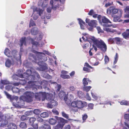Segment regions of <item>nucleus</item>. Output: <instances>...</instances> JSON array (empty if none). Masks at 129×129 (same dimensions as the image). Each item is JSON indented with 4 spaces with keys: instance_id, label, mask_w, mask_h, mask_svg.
Masks as SVG:
<instances>
[{
    "instance_id": "f257e3e1",
    "label": "nucleus",
    "mask_w": 129,
    "mask_h": 129,
    "mask_svg": "<svg viewBox=\"0 0 129 129\" xmlns=\"http://www.w3.org/2000/svg\"><path fill=\"white\" fill-rule=\"evenodd\" d=\"M33 75H30L32 73V71L30 70H27L26 73H24L23 74H22V71L21 70H18L17 73L18 74L14 75L12 77L13 80H17L18 77H22L24 76L28 79V80L31 81H28L27 86L25 87L26 90L28 89L31 88L32 90L34 91H36L37 88L41 89L43 85L46 86L48 84L46 80H43L42 81H33L35 79V77H37V79H39L40 76L38 73L36 71L33 72Z\"/></svg>"
},
{
    "instance_id": "f03ea898",
    "label": "nucleus",
    "mask_w": 129,
    "mask_h": 129,
    "mask_svg": "<svg viewBox=\"0 0 129 129\" xmlns=\"http://www.w3.org/2000/svg\"><path fill=\"white\" fill-rule=\"evenodd\" d=\"M58 1H59L61 4H63L65 2V0H50V4L51 6V7H50L47 8L46 10L48 14H46V16L43 15V10L38 8L35 6L32 7L31 8L33 9L34 12H36L38 13L39 15L41 16L42 19L45 18L46 16L47 19H49L50 18L51 16L50 13L51 12L52 9L56 10L60 7V5L59 4Z\"/></svg>"
},
{
    "instance_id": "7ed1b4c3",
    "label": "nucleus",
    "mask_w": 129,
    "mask_h": 129,
    "mask_svg": "<svg viewBox=\"0 0 129 129\" xmlns=\"http://www.w3.org/2000/svg\"><path fill=\"white\" fill-rule=\"evenodd\" d=\"M43 51L44 52H40L34 50L33 52L35 53L36 56H35L34 54L31 53L29 55V57H31L33 58L35 60V61L38 63L42 71L46 70L47 68V64L43 62L46 61L47 59L45 54L49 55L51 54L48 51Z\"/></svg>"
},
{
    "instance_id": "20e7f679",
    "label": "nucleus",
    "mask_w": 129,
    "mask_h": 129,
    "mask_svg": "<svg viewBox=\"0 0 129 129\" xmlns=\"http://www.w3.org/2000/svg\"><path fill=\"white\" fill-rule=\"evenodd\" d=\"M84 36L82 37V39L84 41H88L90 44L91 42L90 41L91 40L93 43L92 45L93 48H94L95 51L97 50V47L99 48L102 51L105 53L107 51V46L104 41L100 39H96L94 37H92L89 39L87 37V34L86 33L83 34Z\"/></svg>"
},
{
    "instance_id": "39448f33",
    "label": "nucleus",
    "mask_w": 129,
    "mask_h": 129,
    "mask_svg": "<svg viewBox=\"0 0 129 129\" xmlns=\"http://www.w3.org/2000/svg\"><path fill=\"white\" fill-rule=\"evenodd\" d=\"M20 52L19 54H18V52L16 50H13L11 52L9 50L8 48H6L5 50V54L8 57H12V58H13V60L14 59H16L17 61L21 62V52L22 51V48L20 49Z\"/></svg>"
},
{
    "instance_id": "423d86ee",
    "label": "nucleus",
    "mask_w": 129,
    "mask_h": 129,
    "mask_svg": "<svg viewBox=\"0 0 129 129\" xmlns=\"http://www.w3.org/2000/svg\"><path fill=\"white\" fill-rule=\"evenodd\" d=\"M35 98L38 100L40 101L41 99L42 101H44L45 99L49 101L53 99L52 94L46 93L45 92H40L38 93H36L35 94Z\"/></svg>"
},
{
    "instance_id": "0eeeda50",
    "label": "nucleus",
    "mask_w": 129,
    "mask_h": 129,
    "mask_svg": "<svg viewBox=\"0 0 129 129\" xmlns=\"http://www.w3.org/2000/svg\"><path fill=\"white\" fill-rule=\"evenodd\" d=\"M33 93L30 91H27L24 93V96H21L20 98V100L23 101V102L24 101L28 102H31L32 101L33 98L34 96H35V94L36 93Z\"/></svg>"
},
{
    "instance_id": "6e6552de",
    "label": "nucleus",
    "mask_w": 129,
    "mask_h": 129,
    "mask_svg": "<svg viewBox=\"0 0 129 129\" xmlns=\"http://www.w3.org/2000/svg\"><path fill=\"white\" fill-rule=\"evenodd\" d=\"M100 18L102 21V22H101V24L104 27H106L108 25L104 24V23H111V22L108 19L104 16L101 17V15H99L98 17V19L100 20Z\"/></svg>"
},
{
    "instance_id": "1a4fd4ad",
    "label": "nucleus",
    "mask_w": 129,
    "mask_h": 129,
    "mask_svg": "<svg viewBox=\"0 0 129 129\" xmlns=\"http://www.w3.org/2000/svg\"><path fill=\"white\" fill-rule=\"evenodd\" d=\"M86 22L88 23L89 25L92 27H95L97 24V21L95 20H91L88 19L86 18Z\"/></svg>"
},
{
    "instance_id": "9d476101",
    "label": "nucleus",
    "mask_w": 129,
    "mask_h": 129,
    "mask_svg": "<svg viewBox=\"0 0 129 129\" xmlns=\"http://www.w3.org/2000/svg\"><path fill=\"white\" fill-rule=\"evenodd\" d=\"M5 118L2 114L0 113V126H4L8 123L7 121L4 120Z\"/></svg>"
},
{
    "instance_id": "9b49d317",
    "label": "nucleus",
    "mask_w": 129,
    "mask_h": 129,
    "mask_svg": "<svg viewBox=\"0 0 129 129\" xmlns=\"http://www.w3.org/2000/svg\"><path fill=\"white\" fill-rule=\"evenodd\" d=\"M118 10L115 9L113 7H111L108 9L107 10V13L108 14H110L111 13L112 14H115L118 12Z\"/></svg>"
},
{
    "instance_id": "f8f14e48",
    "label": "nucleus",
    "mask_w": 129,
    "mask_h": 129,
    "mask_svg": "<svg viewBox=\"0 0 129 129\" xmlns=\"http://www.w3.org/2000/svg\"><path fill=\"white\" fill-rule=\"evenodd\" d=\"M74 99V96L71 94H70L68 95V98L67 96L65 102L69 106L70 105L71 101L73 100Z\"/></svg>"
},
{
    "instance_id": "ddd939ff",
    "label": "nucleus",
    "mask_w": 129,
    "mask_h": 129,
    "mask_svg": "<svg viewBox=\"0 0 129 129\" xmlns=\"http://www.w3.org/2000/svg\"><path fill=\"white\" fill-rule=\"evenodd\" d=\"M58 96L61 99L65 101L67 98V95L65 92L63 91H60L59 93Z\"/></svg>"
},
{
    "instance_id": "4468645a",
    "label": "nucleus",
    "mask_w": 129,
    "mask_h": 129,
    "mask_svg": "<svg viewBox=\"0 0 129 129\" xmlns=\"http://www.w3.org/2000/svg\"><path fill=\"white\" fill-rule=\"evenodd\" d=\"M85 104V102L80 101H77V107L79 109H81L84 107Z\"/></svg>"
},
{
    "instance_id": "2eb2a0df",
    "label": "nucleus",
    "mask_w": 129,
    "mask_h": 129,
    "mask_svg": "<svg viewBox=\"0 0 129 129\" xmlns=\"http://www.w3.org/2000/svg\"><path fill=\"white\" fill-rule=\"evenodd\" d=\"M48 4L47 2L44 1L43 0L39 1L38 3V6H41L42 7L44 8L46 7Z\"/></svg>"
},
{
    "instance_id": "dca6fc26",
    "label": "nucleus",
    "mask_w": 129,
    "mask_h": 129,
    "mask_svg": "<svg viewBox=\"0 0 129 129\" xmlns=\"http://www.w3.org/2000/svg\"><path fill=\"white\" fill-rule=\"evenodd\" d=\"M13 58H12V59L13 60V61L12 62L9 59H8L5 62V64L6 66L8 67H10L14 63V61H15V60H16V59H14V60H13Z\"/></svg>"
},
{
    "instance_id": "f3484780",
    "label": "nucleus",
    "mask_w": 129,
    "mask_h": 129,
    "mask_svg": "<svg viewBox=\"0 0 129 129\" xmlns=\"http://www.w3.org/2000/svg\"><path fill=\"white\" fill-rule=\"evenodd\" d=\"M20 78H24V79H20L19 81V83L20 84L22 85H24L27 82V80H28V78L24 76H23V77Z\"/></svg>"
},
{
    "instance_id": "a211bd4d",
    "label": "nucleus",
    "mask_w": 129,
    "mask_h": 129,
    "mask_svg": "<svg viewBox=\"0 0 129 129\" xmlns=\"http://www.w3.org/2000/svg\"><path fill=\"white\" fill-rule=\"evenodd\" d=\"M122 35L124 38L126 39L129 38V29H127L126 31L122 34Z\"/></svg>"
},
{
    "instance_id": "6ab92c4d",
    "label": "nucleus",
    "mask_w": 129,
    "mask_h": 129,
    "mask_svg": "<svg viewBox=\"0 0 129 129\" xmlns=\"http://www.w3.org/2000/svg\"><path fill=\"white\" fill-rule=\"evenodd\" d=\"M78 20L81 29H84V25L85 24V22L80 19H78Z\"/></svg>"
},
{
    "instance_id": "aec40b11",
    "label": "nucleus",
    "mask_w": 129,
    "mask_h": 129,
    "mask_svg": "<svg viewBox=\"0 0 129 129\" xmlns=\"http://www.w3.org/2000/svg\"><path fill=\"white\" fill-rule=\"evenodd\" d=\"M121 12H120V15L117 16H115L114 17L113 21L114 22H116L118 21L119 22H121L122 21V20H119L120 17L121 16Z\"/></svg>"
},
{
    "instance_id": "412c9836",
    "label": "nucleus",
    "mask_w": 129,
    "mask_h": 129,
    "mask_svg": "<svg viewBox=\"0 0 129 129\" xmlns=\"http://www.w3.org/2000/svg\"><path fill=\"white\" fill-rule=\"evenodd\" d=\"M83 84L84 86L88 85V82L90 83L91 81L88 78H84L83 80Z\"/></svg>"
},
{
    "instance_id": "4be33fe9",
    "label": "nucleus",
    "mask_w": 129,
    "mask_h": 129,
    "mask_svg": "<svg viewBox=\"0 0 129 129\" xmlns=\"http://www.w3.org/2000/svg\"><path fill=\"white\" fill-rule=\"evenodd\" d=\"M38 32V29L36 27L32 28L31 30V33L33 35H37Z\"/></svg>"
},
{
    "instance_id": "5701e85b",
    "label": "nucleus",
    "mask_w": 129,
    "mask_h": 129,
    "mask_svg": "<svg viewBox=\"0 0 129 129\" xmlns=\"http://www.w3.org/2000/svg\"><path fill=\"white\" fill-rule=\"evenodd\" d=\"M8 127L9 129H16L17 126L14 124L11 123L8 125Z\"/></svg>"
},
{
    "instance_id": "b1692460",
    "label": "nucleus",
    "mask_w": 129,
    "mask_h": 129,
    "mask_svg": "<svg viewBox=\"0 0 129 129\" xmlns=\"http://www.w3.org/2000/svg\"><path fill=\"white\" fill-rule=\"evenodd\" d=\"M26 39L25 37H24L22 38L20 40V45L21 47L22 46L23 44L25 45H26V43L25 42V40Z\"/></svg>"
},
{
    "instance_id": "393cba45",
    "label": "nucleus",
    "mask_w": 129,
    "mask_h": 129,
    "mask_svg": "<svg viewBox=\"0 0 129 129\" xmlns=\"http://www.w3.org/2000/svg\"><path fill=\"white\" fill-rule=\"evenodd\" d=\"M40 129H51L50 125L46 123L41 127Z\"/></svg>"
},
{
    "instance_id": "a878e982",
    "label": "nucleus",
    "mask_w": 129,
    "mask_h": 129,
    "mask_svg": "<svg viewBox=\"0 0 129 129\" xmlns=\"http://www.w3.org/2000/svg\"><path fill=\"white\" fill-rule=\"evenodd\" d=\"M58 119L59 120V122L62 123V125L60 126V127H62L64 125L65 123L66 122V120L63 118L61 117L58 118Z\"/></svg>"
},
{
    "instance_id": "bb28decb",
    "label": "nucleus",
    "mask_w": 129,
    "mask_h": 129,
    "mask_svg": "<svg viewBox=\"0 0 129 129\" xmlns=\"http://www.w3.org/2000/svg\"><path fill=\"white\" fill-rule=\"evenodd\" d=\"M28 39H29V40L30 41H31V43L33 44V45H36V46H39V47H41V46H40V45L39 44V43L37 42H34V39L31 38H28Z\"/></svg>"
},
{
    "instance_id": "cd10ccee",
    "label": "nucleus",
    "mask_w": 129,
    "mask_h": 129,
    "mask_svg": "<svg viewBox=\"0 0 129 129\" xmlns=\"http://www.w3.org/2000/svg\"><path fill=\"white\" fill-rule=\"evenodd\" d=\"M120 104L121 105L129 106V101L126 100H122L120 102Z\"/></svg>"
},
{
    "instance_id": "c85d7f7f",
    "label": "nucleus",
    "mask_w": 129,
    "mask_h": 129,
    "mask_svg": "<svg viewBox=\"0 0 129 129\" xmlns=\"http://www.w3.org/2000/svg\"><path fill=\"white\" fill-rule=\"evenodd\" d=\"M115 41L116 43L118 45L121 44L122 41L121 39L118 37L115 38Z\"/></svg>"
},
{
    "instance_id": "c756f323",
    "label": "nucleus",
    "mask_w": 129,
    "mask_h": 129,
    "mask_svg": "<svg viewBox=\"0 0 129 129\" xmlns=\"http://www.w3.org/2000/svg\"><path fill=\"white\" fill-rule=\"evenodd\" d=\"M43 77L47 79H51L52 78V77L49 75L47 73H43L42 74Z\"/></svg>"
},
{
    "instance_id": "7c9ffc66",
    "label": "nucleus",
    "mask_w": 129,
    "mask_h": 129,
    "mask_svg": "<svg viewBox=\"0 0 129 129\" xmlns=\"http://www.w3.org/2000/svg\"><path fill=\"white\" fill-rule=\"evenodd\" d=\"M103 29L104 30L106 31L107 32H111L112 33H113L115 31L114 30L111 29L110 28H108L107 27V26L105 27H104Z\"/></svg>"
},
{
    "instance_id": "2f4dec72",
    "label": "nucleus",
    "mask_w": 129,
    "mask_h": 129,
    "mask_svg": "<svg viewBox=\"0 0 129 129\" xmlns=\"http://www.w3.org/2000/svg\"><path fill=\"white\" fill-rule=\"evenodd\" d=\"M77 92L78 96L80 98H81L83 96L84 94L83 93L82 91H78Z\"/></svg>"
},
{
    "instance_id": "473e14b6",
    "label": "nucleus",
    "mask_w": 129,
    "mask_h": 129,
    "mask_svg": "<svg viewBox=\"0 0 129 129\" xmlns=\"http://www.w3.org/2000/svg\"><path fill=\"white\" fill-rule=\"evenodd\" d=\"M12 90L13 92L15 93H18L19 89L16 87H13L12 88Z\"/></svg>"
},
{
    "instance_id": "72a5a7b5",
    "label": "nucleus",
    "mask_w": 129,
    "mask_h": 129,
    "mask_svg": "<svg viewBox=\"0 0 129 129\" xmlns=\"http://www.w3.org/2000/svg\"><path fill=\"white\" fill-rule=\"evenodd\" d=\"M49 122L51 124L54 125L56 123V121L53 118H51L49 120Z\"/></svg>"
},
{
    "instance_id": "f704fd0d",
    "label": "nucleus",
    "mask_w": 129,
    "mask_h": 129,
    "mask_svg": "<svg viewBox=\"0 0 129 129\" xmlns=\"http://www.w3.org/2000/svg\"><path fill=\"white\" fill-rule=\"evenodd\" d=\"M49 115L48 113L47 112H43L41 114V116L43 118H45L47 117Z\"/></svg>"
},
{
    "instance_id": "c9c22d12",
    "label": "nucleus",
    "mask_w": 129,
    "mask_h": 129,
    "mask_svg": "<svg viewBox=\"0 0 129 129\" xmlns=\"http://www.w3.org/2000/svg\"><path fill=\"white\" fill-rule=\"evenodd\" d=\"M36 118L34 117H31L29 119V122L31 125H32L35 121L36 120Z\"/></svg>"
},
{
    "instance_id": "e433bc0d",
    "label": "nucleus",
    "mask_w": 129,
    "mask_h": 129,
    "mask_svg": "<svg viewBox=\"0 0 129 129\" xmlns=\"http://www.w3.org/2000/svg\"><path fill=\"white\" fill-rule=\"evenodd\" d=\"M53 83L54 84H55V85H56L55 87V88L57 89V91H59L61 88V85L60 84H57L55 82H54Z\"/></svg>"
},
{
    "instance_id": "4c0bfd02",
    "label": "nucleus",
    "mask_w": 129,
    "mask_h": 129,
    "mask_svg": "<svg viewBox=\"0 0 129 129\" xmlns=\"http://www.w3.org/2000/svg\"><path fill=\"white\" fill-rule=\"evenodd\" d=\"M91 87L90 86H84L83 87V89L84 91L87 92L90 90Z\"/></svg>"
},
{
    "instance_id": "58836bf2",
    "label": "nucleus",
    "mask_w": 129,
    "mask_h": 129,
    "mask_svg": "<svg viewBox=\"0 0 129 129\" xmlns=\"http://www.w3.org/2000/svg\"><path fill=\"white\" fill-rule=\"evenodd\" d=\"M60 77L64 79H69L70 78V76L68 75L61 74Z\"/></svg>"
},
{
    "instance_id": "ea45409f",
    "label": "nucleus",
    "mask_w": 129,
    "mask_h": 129,
    "mask_svg": "<svg viewBox=\"0 0 129 129\" xmlns=\"http://www.w3.org/2000/svg\"><path fill=\"white\" fill-rule=\"evenodd\" d=\"M51 103L52 106H53L54 107L57 106V103L56 101L54 100L53 99L50 101Z\"/></svg>"
},
{
    "instance_id": "a19ab883",
    "label": "nucleus",
    "mask_w": 129,
    "mask_h": 129,
    "mask_svg": "<svg viewBox=\"0 0 129 129\" xmlns=\"http://www.w3.org/2000/svg\"><path fill=\"white\" fill-rule=\"evenodd\" d=\"M118 58V55L117 53H116L114 57V61L113 62L114 64H115L117 62Z\"/></svg>"
},
{
    "instance_id": "79ce46f5",
    "label": "nucleus",
    "mask_w": 129,
    "mask_h": 129,
    "mask_svg": "<svg viewBox=\"0 0 129 129\" xmlns=\"http://www.w3.org/2000/svg\"><path fill=\"white\" fill-rule=\"evenodd\" d=\"M36 25L35 22L33 21V20L31 19L30 20V22L29 24V27H31V26H33Z\"/></svg>"
},
{
    "instance_id": "37998d69",
    "label": "nucleus",
    "mask_w": 129,
    "mask_h": 129,
    "mask_svg": "<svg viewBox=\"0 0 129 129\" xmlns=\"http://www.w3.org/2000/svg\"><path fill=\"white\" fill-rule=\"evenodd\" d=\"M77 101L73 102L71 103V106L73 107H77Z\"/></svg>"
},
{
    "instance_id": "c03bdc74",
    "label": "nucleus",
    "mask_w": 129,
    "mask_h": 129,
    "mask_svg": "<svg viewBox=\"0 0 129 129\" xmlns=\"http://www.w3.org/2000/svg\"><path fill=\"white\" fill-rule=\"evenodd\" d=\"M20 126L22 128H25L26 127V124L24 122H21L20 124Z\"/></svg>"
},
{
    "instance_id": "a18cd8bd",
    "label": "nucleus",
    "mask_w": 129,
    "mask_h": 129,
    "mask_svg": "<svg viewBox=\"0 0 129 129\" xmlns=\"http://www.w3.org/2000/svg\"><path fill=\"white\" fill-rule=\"evenodd\" d=\"M108 42L110 44H112L115 41V38H109L108 40Z\"/></svg>"
},
{
    "instance_id": "49530a36",
    "label": "nucleus",
    "mask_w": 129,
    "mask_h": 129,
    "mask_svg": "<svg viewBox=\"0 0 129 129\" xmlns=\"http://www.w3.org/2000/svg\"><path fill=\"white\" fill-rule=\"evenodd\" d=\"M88 117V116L86 114H84L82 115V119L83 121V122H84Z\"/></svg>"
},
{
    "instance_id": "de8ad7c7",
    "label": "nucleus",
    "mask_w": 129,
    "mask_h": 129,
    "mask_svg": "<svg viewBox=\"0 0 129 129\" xmlns=\"http://www.w3.org/2000/svg\"><path fill=\"white\" fill-rule=\"evenodd\" d=\"M1 83L2 84L4 85L8 84L9 83V82L6 80H2L1 81Z\"/></svg>"
},
{
    "instance_id": "09e8293b",
    "label": "nucleus",
    "mask_w": 129,
    "mask_h": 129,
    "mask_svg": "<svg viewBox=\"0 0 129 129\" xmlns=\"http://www.w3.org/2000/svg\"><path fill=\"white\" fill-rule=\"evenodd\" d=\"M61 114L62 116L63 117L66 118L67 119H68V118H69V115L66 114L64 112L62 111L61 112Z\"/></svg>"
},
{
    "instance_id": "8fccbe9b",
    "label": "nucleus",
    "mask_w": 129,
    "mask_h": 129,
    "mask_svg": "<svg viewBox=\"0 0 129 129\" xmlns=\"http://www.w3.org/2000/svg\"><path fill=\"white\" fill-rule=\"evenodd\" d=\"M104 60L105 64H106L109 62V58L107 55H105V56Z\"/></svg>"
},
{
    "instance_id": "3c124183",
    "label": "nucleus",
    "mask_w": 129,
    "mask_h": 129,
    "mask_svg": "<svg viewBox=\"0 0 129 129\" xmlns=\"http://www.w3.org/2000/svg\"><path fill=\"white\" fill-rule=\"evenodd\" d=\"M34 113L38 115L40 114L41 111L38 109H36L34 110Z\"/></svg>"
},
{
    "instance_id": "603ef678",
    "label": "nucleus",
    "mask_w": 129,
    "mask_h": 129,
    "mask_svg": "<svg viewBox=\"0 0 129 129\" xmlns=\"http://www.w3.org/2000/svg\"><path fill=\"white\" fill-rule=\"evenodd\" d=\"M37 120L38 122L42 123H43L44 122H45L44 121H43V119L40 117H39L37 118Z\"/></svg>"
},
{
    "instance_id": "864d4df0",
    "label": "nucleus",
    "mask_w": 129,
    "mask_h": 129,
    "mask_svg": "<svg viewBox=\"0 0 129 129\" xmlns=\"http://www.w3.org/2000/svg\"><path fill=\"white\" fill-rule=\"evenodd\" d=\"M76 89V87H74L73 86H71L69 88V89L71 91H74Z\"/></svg>"
},
{
    "instance_id": "5fc2aeb1",
    "label": "nucleus",
    "mask_w": 129,
    "mask_h": 129,
    "mask_svg": "<svg viewBox=\"0 0 129 129\" xmlns=\"http://www.w3.org/2000/svg\"><path fill=\"white\" fill-rule=\"evenodd\" d=\"M4 93L6 95L7 98L10 99L11 100L13 98L11 97V95L9 94L6 91H4Z\"/></svg>"
},
{
    "instance_id": "6e6d98bb",
    "label": "nucleus",
    "mask_w": 129,
    "mask_h": 129,
    "mask_svg": "<svg viewBox=\"0 0 129 129\" xmlns=\"http://www.w3.org/2000/svg\"><path fill=\"white\" fill-rule=\"evenodd\" d=\"M96 29L98 31V33H102L103 32V30L101 29L100 27L99 26L97 27Z\"/></svg>"
},
{
    "instance_id": "4d7b16f0",
    "label": "nucleus",
    "mask_w": 129,
    "mask_h": 129,
    "mask_svg": "<svg viewBox=\"0 0 129 129\" xmlns=\"http://www.w3.org/2000/svg\"><path fill=\"white\" fill-rule=\"evenodd\" d=\"M47 107L51 108H52L54 107L53 106H52V104L50 101L47 104Z\"/></svg>"
},
{
    "instance_id": "13d9d810",
    "label": "nucleus",
    "mask_w": 129,
    "mask_h": 129,
    "mask_svg": "<svg viewBox=\"0 0 129 129\" xmlns=\"http://www.w3.org/2000/svg\"><path fill=\"white\" fill-rule=\"evenodd\" d=\"M92 98H94L95 100H96L98 99V97L95 94H94L92 92L91 93Z\"/></svg>"
},
{
    "instance_id": "bf43d9fd",
    "label": "nucleus",
    "mask_w": 129,
    "mask_h": 129,
    "mask_svg": "<svg viewBox=\"0 0 129 129\" xmlns=\"http://www.w3.org/2000/svg\"><path fill=\"white\" fill-rule=\"evenodd\" d=\"M93 104H89L88 105V108L89 109H92L93 108Z\"/></svg>"
},
{
    "instance_id": "052dcab7",
    "label": "nucleus",
    "mask_w": 129,
    "mask_h": 129,
    "mask_svg": "<svg viewBox=\"0 0 129 129\" xmlns=\"http://www.w3.org/2000/svg\"><path fill=\"white\" fill-rule=\"evenodd\" d=\"M52 112L55 114L58 115L59 113L57 110L55 109H53L52 110Z\"/></svg>"
},
{
    "instance_id": "680f3d73",
    "label": "nucleus",
    "mask_w": 129,
    "mask_h": 129,
    "mask_svg": "<svg viewBox=\"0 0 129 129\" xmlns=\"http://www.w3.org/2000/svg\"><path fill=\"white\" fill-rule=\"evenodd\" d=\"M124 11L126 13L129 14V7H126L124 9Z\"/></svg>"
},
{
    "instance_id": "e2e57ef3",
    "label": "nucleus",
    "mask_w": 129,
    "mask_h": 129,
    "mask_svg": "<svg viewBox=\"0 0 129 129\" xmlns=\"http://www.w3.org/2000/svg\"><path fill=\"white\" fill-rule=\"evenodd\" d=\"M83 70L84 71H86L87 72H90V70L89 69H88L87 68L84 67L83 68Z\"/></svg>"
},
{
    "instance_id": "0e129e2a",
    "label": "nucleus",
    "mask_w": 129,
    "mask_h": 129,
    "mask_svg": "<svg viewBox=\"0 0 129 129\" xmlns=\"http://www.w3.org/2000/svg\"><path fill=\"white\" fill-rule=\"evenodd\" d=\"M124 118L125 119H129V114H124Z\"/></svg>"
},
{
    "instance_id": "69168bd1",
    "label": "nucleus",
    "mask_w": 129,
    "mask_h": 129,
    "mask_svg": "<svg viewBox=\"0 0 129 129\" xmlns=\"http://www.w3.org/2000/svg\"><path fill=\"white\" fill-rule=\"evenodd\" d=\"M12 87L9 85L5 87L6 89L8 90H9Z\"/></svg>"
},
{
    "instance_id": "338daca9",
    "label": "nucleus",
    "mask_w": 129,
    "mask_h": 129,
    "mask_svg": "<svg viewBox=\"0 0 129 129\" xmlns=\"http://www.w3.org/2000/svg\"><path fill=\"white\" fill-rule=\"evenodd\" d=\"M86 97L87 100L90 101L91 100V98L89 96L88 94L87 93L86 94Z\"/></svg>"
},
{
    "instance_id": "774afa93",
    "label": "nucleus",
    "mask_w": 129,
    "mask_h": 129,
    "mask_svg": "<svg viewBox=\"0 0 129 129\" xmlns=\"http://www.w3.org/2000/svg\"><path fill=\"white\" fill-rule=\"evenodd\" d=\"M26 117L25 115L22 116L21 118V119L22 120H26Z\"/></svg>"
}]
</instances>
